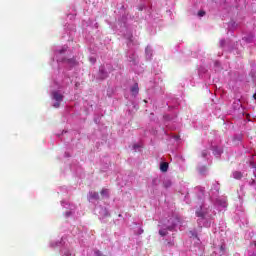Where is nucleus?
<instances>
[{
    "instance_id": "nucleus-1",
    "label": "nucleus",
    "mask_w": 256,
    "mask_h": 256,
    "mask_svg": "<svg viewBox=\"0 0 256 256\" xmlns=\"http://www.w3.org/2000/svg\"><path fill=\"white\" fill-rule=\"evenodd\" d=\"M52 97L56 103H54L53 107L55 109H59L61 107V101H63V94L59 93V91L52 92Z\"/></svg>"
},
{
    "instance_id": "nucleus-2",
    "label": "nucleus",
    "mask_w": 256,
    "mask_h": 256,
    "mask_svg": "<svg viewBox=\"0 0 256 256\" xmlns=\"http://www.w3.org/2000/svg\"><path fill=\"white\" fill-rule=\"evenodd\" d=\"M160 171H162V173H167V171H169V163L162 162L160 164Z\"/></svg>"
},
{
    "instance_id": "nucleus-3",
    "label": "nucleus",
    "mask_w": 256,
    "mask_h": 256,
    "mask_svg": "<svg viewBox=\"0 0 256 256\" xmlns=\"http://www.w3.org/2000/svg\"><path fill=\"white\" fill-rule=\"evenodd\" d=\"M66 62L68 65H70V67H77V65H79V62H77L75 58L67 59Z\"/></svg>"
},
{
    "instance_id": "nucleus-4",
    "label": "nucleus",
    "mask_w": 256,
    "mask_h": 256,
    "mask_svg": "<svg viewBox=\"0 0 256 256\" xmlns=\"http://www.w3.org/2000/svg\"><path fill=\"white\" fill-rule=\"evenodd\" d=\"M132 95H137L139 93V84L135 83L131 88Z\"/></svg>"
},
{
    "instance_id": "nucleus-5",
    "label": "nucleus",
    "mask_w": 256,
    "mask_h": 256,
    "mask_svg": "<svg viewBox=\"0 0 256 256\" xmlns=\"http://www.w3.org/2000/svg\"><path fill=\"white\" fill-rule=\"evenodd\" d=\"M90 199H94L95 201H99V193L98 192H90Z\"/></svg>"
},
{
    "instance_id": "nucleus-6",
    "label": "nucleus",
    "mask_w": 256,
    "mask_h": 256,
    "mask_svg": "<svg viewBox=\"0 0 256 256\" xmlns=\"http://www.w3.org/2000/svg\"><path fill=\"white\" fill-rule=\"evenodd\" d=\"M232 175H233L234 179H243V173H241L239 171L233 172Z\"/></svg>"
},
{
    "instance_id": "nucleus-7",
    "label": "nucleus",
    "mask_w": 256,
    "mask_h": 256,
    "mask_svg": "<svg viewBox=\"0 0 256 256\" xmlns=\"http://www.w3.org/2000/svg\"><path fill=\"white\" fill-rule=\"evenodd\" d=\"M100 194L102 197H109V190L104 188L101 190Z\"/></svg>"
},
{
    "instance_id": "nucleus-8",
    "label": "nucleus",
    "mask_w": 256,
    "mask_h": 256,
    "mask_svg": "<svg viewBox=\"0 0 256 256\" xmlns=\"http://www.w3.org/2000/svg\"><path fill=\"white\" fill-rule=\"evenodd\" d=\"M196 216L203 219V217H205V213H203V210H201V208H200L199 210L196 211Z\"/></svg>"
},
{
    "instance_id": "nucleus-9",
    "label": "nucleus",
    "mask_w": 256,
    "mask_h": 256,
    "mask_svg": "<svg viewBox=\"0 0 256 256\" xmlns=\"http://www.w3.org/2000/svg\"><path fill=\"white\" fill-rule=\"evenodd\" d=\"M159 235H161V237L167 236V230H165V229L159 230Z\"/></svg>"
},
{
    "instance_id": "nucleus-10",
    "label": "nucleus",
    "mask_w": 256,
    "mask_h": 256,
    "mask_svg": "<svg viewBox=\"0 0 256 256\" xmlns=\"http://www.w3.org/2000/svg\"><path fill=\"white\" fill-rule=\"evenodd\" d=\"M198 17H205V11L200 10V11L198 12Z\"/></svg>"
},
{
    "instance_id": "nucleus-11",
    "label": "nucleus",
    "mask_w": 256,
    "mask_h": 256,
    "mask_svg": "<svg viewBox=\"0 0 256 256\" xmlns=\"http://www.w3.org/2000/svg\"><path fill=\"white\" fill-rule=\"evenodd\" d=\"M95 256H104L103 253H101V251L97 250L95 251Z\"/></svg>"
},
{
    "instance_id": "nucleus-12",
    "label": "nucleus",
    "mask_w": 256,
    "mask_h": 256,
    "mask_svg": "<svg viewBox=\"0 0 256 256\" xmlns=\"http://www.w3.org/2000/svg\"><path fill=\"white\" fill-rule=\"evenodd\" d=\"M220 251H221L222 254L225 253V246H224V245H221V246H220Z\"/></svg>"
},
{
    "instance_id": "nucleus-13",
    "label": "nucleus",
    "mask_w": 256,
    "mask_h": 256,
    "mask_svg": "<svg viewBox=\"0 0 256 256\" xmlns=\"http://www.w3.org/2000/svg\"><path fill=\"white\" fill-rule=\"evenodd\" d=\"M253 98L256 100V93H255V94H253Z\"/></svg>"
},
{
    "instance_id": "nucleus-14",
    "label": "nucleus",
    "mask_w": 256,
    "mask_h": 256,
    "mask_svg": "<svg viewBox=\"0 0 256 256\" xmlns=\"http://www.w3.org/2000/svg\"><path fill=\"white\" fill-rule=\"evenodd\" d=\"M172 230V228L171 227H168V231H171Z\"/></svg>"
}]
</instances>
